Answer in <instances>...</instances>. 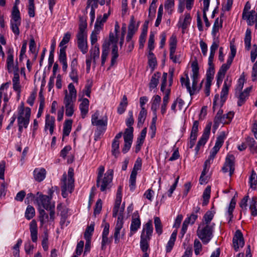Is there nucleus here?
Listing matches in <instances>:
<instances>
[{"label": "nucleus", "mask_w": 257, "mask_h": 257, "mask_svg": "<svg viewBox=\"0 0 257 257\" xmlns=\"http://www.w3.org/2000/svg\"><path fill=\"white\" fill-rule=\"evenodd\" d=\"M74 170L69 168L68 171V175L64 173L62 176L61 181L62 195L64 198H66L68 193H71L74 189Z\"/></svg>", "instance_id": "obj_1"}, {"label": "nucleus", "mask_w": 257, "mask_h": 257, "mask_svg": "<svg viewBox=\"0 0 257 257\" xmlns=\"http://www.w3.org/2000/svg\"><path fill=\"white\" fill-rule=\"evenodd\" d=\"M31 109L30 107H25L24 104L22 103L18 108V116L17 117L19 132L22 133L23 128L28 127L29 124Z\"/></svg>", "instance_id": "obj_2"}, {"label": "nucleus", "mask_w": 257, "mask_h": 257, "mask_svg": "<svg viewBox=\"0 0 257 257\" xmlns=\"http://www.w3.org/2000/svg\"><path fill=\"white\" fill-rule=\"evenodd\" d=\"M231 79H229L228 77H227L224 81L221 91L220 92V100H219L220 98L218 94H216L214 96V98L213 101L212 107L213 111H215V109L217 106L221 107L223 105L224 103L226 100L228 94V90L230 87L231 86Z\"/></svg>", "instance_id": "obj_3"}, {"label": "nucleus", "mask_w": 257, "mask_h": 257, "mask_svg": "<svg viewBox=\"0 0 257 257\" xmlns=\"http://www.w3.org/2000/svg\"><path fill=\"white\" fill-rule=\"evenodd\" d=\"M214 224L200 223L197 230V235L204 244L208 243L213 237Z\"/></svg>", "instance_id": "obj_4"}, {"label": "nucleus", "mask_w": 257, "mask_h": 257, "mask_svg": "<svg viewBox=\"0 0 257 257\" xmlns=\"http://www.w3.org/2000/svg\"><path fill=\"white\" fill-rule=\"evenodd\" d=\"M37 195L39 196L36 198V201L38 204L39 206H42L46 210L50 211V219L51 221H54L55 213L54 204L51 203L50 198L49 196L40 194L39 192L37 193Z\"/></svg>", "instance_id": "obj_5"}, {"label": "nucleus", "mask_w": 257, "mask_h": 257, "mask_svg": "<svg viewBox=\"0 0 257 257\" xmlns=\"http://www.w3.org/2000/svg\"><path fill=\"white\" fill-rule=\"evenodd\" d=\"M87 23L81 21L79 24L78 31L76 34V43L78 48H87Z\"/></svg>", "instance_id": "obj_6"}, {"label": "nucleus", "mask_w": 257, "mask_h": 257, "mask_svg": "<svg viewBox=\"0 0 257 257\" xmlns=\"http://www.w3.org/2000/svg\"><path fill=\"white\" fill-rule=\"evenodd\" d=\"M192 75L191 78L192 79V86L190 87V91L188 90L191 96L198 92V87H197L198 78L199 76V67L197 61H193L191 64Z\"/></svg>", "instance_id": "obj_7"}, {"label": "nucleus", "mask_w": 257, "mask_h": 257, "mask_svg": "<svg viewBox=\"0 0 257 257\" xmlns=\"http://www.w3.org/2000/svg\"><path fill=\"white\" fill-rule=\"evenodd\" d=\"M113 170L109 169L104 174L103 178L99 179V184L97 185V180L96 181L97 187H100V190L102 192L105 191L107 188L110 183L112 182L113 178Z\"/></svg>", "instance_id": "obj_8"}, {"label": "nucleus", "mask_w": 257, "mask_h": 257, "mask_svg": "<svg viewBox=\"0 0 257 257\" xmlns=\"http://www.w3.org/2000/svg\"><path fill=\"white\" fill-rule=\"evenodd\" d=\"M235 170V157L232 154H228L225 158V162L222 168V171L226 173L229 172L230 177L232 176Z\"/></svg>", "instance_id": "obj_9"}, {"label": "nucleus", "mask_w": 257, "mask_h": 257, "mask_svg": "<svg viewBox=\"0 0 257 257\" xmlns=\"http://www.w3.org/2000/svg\"><path fill=\"white\" fill-rule=\"evenodd\" d=\"M141 222L138 211H135L132 218V222L130 226V236H132L140 228Z\"/></svg>", "instance_id": "obj_10"}, {"label": "nucleus", "mask_w": 257, "mask_h": 257, "mask_svg": "<svg viewBox=\"0 0 257 257\" xmlns=\"http://www.w3.org/2000/svg\"><path fill=\"white\" fill-rule=\"evenodd\" d=\"M236 51V49H231V52L227 59L226 63L223 64L220 68L217 74L221 76H224L227 70L229 68L234 57L235 56Z\"/></svg>", "instance_id": "obj_11"}, {"label": "nucleus", "mask_w": 257, "mask_h": 257, "mask_svg": "<svg viewBox=\"0 0 257 257\" xmlns=\"http://www.w3.org/2000/svg\"><path fill=\"white\" fill-rule=\"evenodd\" d=\"M168 74L166 72H164L162 78V83L161 86V91L164 92V96L163 98V102L168 104L170 99V95L171 93L170 89H167L165 90L167 85V79Z\"/></svg>", "instance_id": "obj_12"}, {"label": "nucleus", "mask_w": 257, "mask_h": 257, "mask_svg": "<svg viewBox=\"0 0 257 257\" xmlns=\"http://www.w3.org/2000/svg\"><path fill=\"white\" fill-rule=\"evenodd\" d=\"M250 90V87H247L243 91L235 92V96L238 99L237 103L238 106H241L245 103L248 98Z\"/></svg>", "instance_id": "obj_13"}, {"label": "nucleus", "mask_w": 257, "mask_h": 257, "mask_svg": "<svg viewBox=\"0 0 257 257\" xmlns=\"http://www.w3.org/2000/svg\"><path fill=\"white\" fill-rule=\"evenodd\" d=\"M233 244L234 250H238L239 247H242L244 244L243 235L240 230H237L233 238Z\"/></svg>", "instance_id": "obj_14"}, {"label": "nucleus", "mask_w": 257, "mask_h": 257, "mask_svg": "<svg viewBox=\"0 0 257 257\" xmlns=\"http://www.w3.org/2000/svg\"><path fill=\"white\" fill-rule=\"evenodd\" d=\"M213 158L209 157L208 159L205 161L203 166V170L202 171L199 179L200 183L201 184H206L207 183V178L204 177V176L208 172L210 167V165L213 163Z\"/></svg>", "instance_id": "obj_15"}, {"label": "nucleus", "mask_w": 257, "mask_h": 257, "mask_svg": "<svg viewBox=\"0 0 257 257\" xmlns=\"http://www.w3.org/2000/svg\"><path fill=\"white\" fill-rule=\"evenodd\" d=\"M118 39L112 33L109 34L108 39H106L102 44V48H117Z\"/></svg>", "instance_id": "obj_16"}, {"label": "nucleus", "mask_w": 257, "mask_h": 257, "mask_svg": "<svg viewBox=\"0 0 257 257\" xmlns=\"http://www.w3.org/2000/svg\"><path fill=\"white\" fill-rule=\"evenodd\" d=\"M75 100L67 97L64 98L63 103L66 109L65 114L67 116H71L73 114Z\"/></svg>", "instance_id": "obj_17"}, {"label": "nucleus", "mask_w": 257, "mask_h": 257, "mask_svg": "<svg viewBox=\"0 0 257 257\" xmlns=\"http://www.w3.org/2000/svg\"><path fill=\"white\" fill-rule=\"evenodd\" d=\"M123 225V220L121 216L117 217L116 223L114 228V243L117 244L119 241V234Z\"/></svg>", "instance_id": "obj_18"}, {"label": "nucleus", "mask_w": 257, "mask_h": 257, "mask_svg": "<svg viewBox=\"0 0 257 257\" xmlns=\"http://www.w3.org/2000/svg\"><path fill=\"white\" fill-rule=\"evenodd\" d=\"M55 118L53 116L47 114L45 119V130L49 129L50 134L52 135L53 134L55 126Z\"/></svg>", "instance_id": "obj_19"}, {"label": "nucleus", "mask_w": 257, "mask_h": 257, "mask_svg": "<svg viewBox=\"0 0 257 257\" xmlns=\"http://www.w3.org/2000/svg\"><path fill=\"white\" fill-rule=\"evenodd\" d=\"M153 231L152 221L149 220L144 225L141 236H144L151 238Z\"/></svg>", "instance_id": "obj_20"}, {"label": "nucleus", "mask_w": 257, "mask_h": 257, "mask_svg": "<svg viewBox=\"0 0 257 257\" xmlns=\"http://www.w3.org/2000/svg\"><path fill=\"white\" fill-rule=\"evenodd\" d=\"M30 231L32 240L36 242L38 239V227L37 222L35 220H33L30 223Z\"/></svg>", "instance_id": "obj_21"}, {"label": "nucleus", "mask_w": 257, "mask_h": 257, "mask_svg": "<svg viewBox=\"0 0 257 257\" xmlns=\"http://www.w3.org/2000/svg\"><path fill=\"white\" fill-rule=\"evenodd\" d=\"M183 20L180 18L178 23V26L181 27L183 31H184L190 24L191 16L189 13H185Z\"/></svg>", "instance_id": "obj_22"}, {"label": "nucleus", "mask_w": 257, "mask_h": 257, "mask_svg": "<svg viewBox=\"0 0 257 257\" xmlns=\"http://www.w3.org/2000/svg\"><path fill=\"white\" fill-rule=\"evenodd\" d=\"M89 104V100L87 98H83L82 99L81 102L79 105L81 115L83 118L85 117L88 112Z\"/></svg>", "instance_id": "obj_23"}, {"label": "nucleus", "mask_w": 257, "mask_h": 257, "mask_svg": "<svg viewBox=\"0 0 257 257\" xmlns=\"http://www.w3.org/2000/svg\"><path fill=\"white\" fill-rule=\"evenodd\" d=\"M182 53L180 51H177V49H170V59L175 63H180Z\"/></svg>", "instance_id": "obj_24"}, {"label": "nucleus", "mask_w": 257, "mask_h": 257, "mask_svg": "<svg viewBox=\"0 0 257 257\" xmlns=\"http://www.w3.org/2000/svg\"><path fill=\"white\" fill-rule=\"evenodd\" d=\"M46 173L45 169L43 168L35 169L33 172L35 180L39 182L42 181L46 177Z\"/></svg>", "instance_id": "obj_25"}, {"label": "nucleus", "mask_w": 257, "mask_h": 257, "mask_svg": "<svg viewBox=\"0 0 257 257\" xmlns=\"http://www.w3.org/2000/svg\"><path fill=\"white\" fill-rule=\"evenodd\" d=\"M161 73L156 72L152 75L150 82L149 83V89L152 91L153 89L157 87L159 83V80L161 77Z\"/></svg>", "instance_id": "obj_26"}, {"label": "nucleus", "mask_w": 257, "mask_h": 257, "mask_svg": "<svg viewBox=\"0 0 257 257\" xmlns=\"http://www.w3.org/2000/svg\"><path fill=\"white\" fill-rule=\"evenodd\" d=\"M242 19L246 20L248 25L252 26L255 22L257 21V14H255L254 10H252L249 12V14L246 15L245 18H242Z\"/></svg>", "instance_id": "obj_27"}, {"label": "nucleus", "mask_w": 257, "mask_h": 257, "mask_svg": "<svg viewBox=\"0 0 257 257\" xmlns=\"http://www.w3.org/2000/svg\"><path fill=\"white\" fill-rule=\"evenodd\" d=\"M69 93H67V90H65V95L64 97L71 98L76 100L77 91L75 88L74 85L71 83L68 86Z\"/></svg>", "instance_id": "obj_28"}, {"label": "nucleus", "mask_w": 257, "mask_h": 257, "mask_svg": "<svg viewBox=\"0 0 257 257\" xmlns=\"http://www.w3.org/2000/svg\"><path fill=\"white\" fill-rule=\"evenodd\" d=\"M210 4V0H203V17L206 27H209L210 24L207 17L206 12L208 11Z\"/></svg>", "instance_id": "obj_29"}, {"label": "nucleus", "mask_w": 257, "mask_h": 257, "mask_svg": "<svg viewBox=\"0 0 257 257\" xmlns=\"http://www.w3.org/2000/svg\"><path fill=\"white\" fill-rule=\"evenodd\" d=\"M151 238L141 236L140 248L144 253H148L147 251L149 248V242Z\"/></svg>", "instance_id": "obj_30"}, {"label": "nucleus", "mask_w": 257, "mask_h": 257, "mask_svg": "<svg viewBox=\"0 0 257 257\" xmlns=\"http://www.w3.org/2000/svg\"><path fill=\"white\" fill-rule=\"evenodd\" d=\"M211 126H212L211 122H209L206 124V125L203 131V134H202L201 138L200 139V140H201V142H203V143L207 142V141L209 137Z\"/></svg>", "instance_id": "obj_31"}, {"label": "nucleus", "mask_w": 257, "mask_h": 257, "mask_svg": "<svg viewBox=\"0 0 257 257\" xmlns=\"http://www.w3.org/2000/svg\"><path fill=\"white\" fill-rule=\"evenodd\" d=\"M11 22L21 23L20 13L18 6L16 5L13 8Z\"/></svg>", "instance_id": "obj_32"}, {"label": "nucleus", "mask_w": 257, "mask_h": 257, "mask_svg": "<svg viewBox=\"0 0 257 257\" xmlns=\"http://www.w3.org/2000/svg\"><path fill=\"white\" fill-rule=\"evenodd\" d=\"M128 102L127 97L125 95H124L122 97V98L121 101L119 103V104L117 107V113L119 114H121L124 112L125 111L126 108L127 106Z\"/></svg>", "instance_id": "obj_33"}, {"label": "nucleus", "mask_w": 257, "mask_h": 257, "mask_svg": "<svg viewBox=\"0 0 257 257\" xmlns=\"http://www.w3.org/2000/svg\"><path fill=\"white\" fill-rule=\"evenodd\" d=\"M148 64L150 67L151 68L152 71H153L155 67L157 65V59L154 54L149 51L148 55Z\"/></svg>", "instance_id": "obj_34"}, {"label": "nucleus", "mask_w": 257, "mask_h": 257, "mask_svg": "<svg viewBox=\"0 0 257 257\" xmlns=\"http://www.w3.org/2000/svg\"><path fill=\"white\" fill-rule=\"evenodd\" d=\"M13 49H9L8 52V57L7 59V64L8 70L9 72H11L14 66V56H13Z\"/></svg>", "instance_id": "obj_35"}, {"label": "nucleus", "mask_w": 257, "mask_h": 257, "mask_svg": "<svg viewBox=\"0 0 257 257\" xmlns=\"http://www.w3.org/2000/svg\"><path fill=\"white\" fill-rule=\"evenodd\" d=\"M147 115V111L145 108H142L139 112L138 118V125L141 127L144 124Z\"/></svg>", "instance_id": "obj_36"}, {"label": "nucleus", "mask_w": 257, "mask_h": 257, "mask_svg": "<svg viewBox=\"0 0 257 257\" xmlns=\"http://www.w3.org/2000/svg\"><path fill=\"white\" fill-rule=\"evenodd\" d=\"M72 120L67 119L65 121L63 129V137L69 136L72 128Z\"/></svg>", "instance_id": "obj_37"}, {"label": "nucleus", "mask_w": 257, "mask_h": 257, "mask_svg": "<svg viewBox=\"0 0 257 257\" xmlns=\"http://www.w3.org/2000/svg\"><path fill=\"white\" fill-rule=\"evenodd\" d=\"M124 142H133V127H131L125 130L123 135Z\"/></svg>", "instance_id": "obj_38"}, {"label": "nucleus", "mask_w": 257, "mask_h": 257, "mask_svg": "<svg viewBox=\"0 0 257 257\" xmlns=\"http://www.w3.org/2000/svg\"><path fill=\"white\" fill-rule=\"evenodd\" d=\"M175 6L174 0H166L164 7L169 15H172L174 11Z\"/></svg>", "instance_id": "obj_39"}, {"label": "nucleus", "mask_w": 257, "mask_h": 257, "mask_svg": "<svg viewBox=\"0 0 257 257\" xmlns=\"http://www.w3.org/2000/svg\"><path fill=\"white\" fill-rule=\"evenodd\" d=\"M249 208L251 210V214L252 216L257 215V199L256 197H252L250 201Z\"/></svg>", "instance_id": "obj_40"}, {"label": "nucleus", "mask_w": 257, "mask_h": 257, "mask_svg": "<svg viewBox=\"0 0 257 257\" xmlns=\"http://www.w3.org/2000/svg\"><path fill=\"white\" fill-rule=\"evenodd\" d=\"M39 218L42 225L47 222L49 221H52L50 219V217H49L48 215L46 213L44 209L39 210Z\"/></svg>", "instance_id": "obj_41"}, {"label": "nucleus", "mask_w": 257, "mask_h": 257, "mask_svg": "<svg viewBox=\"0 0 257 257\" xmlns=\"http://www.w3.org/2000/svg\"><path fill=\"white\" fill-rule=\"evenodd\" d=\"M249 183L250 187L253 189H255L256 185L257 184V176L255 171L252 170L251 174L249 179Z\"/></svg>", "instance_id": "obj_42"}, {"label": "nucleus", "mask_w": 257, "mask_h": 257, "mask_svg": "<svg viewBox=\"0 0 257 257\" xmlns=\"http://www.w3.org/2000/svg\"><path fill=\"white\" fill-rule=\"evenodd\" d=\"M213 217V213L212 211H208L204 214L202 221L201 223H204L205 224H211V221Z\"/></svg>", "instance_id": "obj_43"}, {"label": "nucleus", "mask_w": 257, "mask_h": 257, "mask_svg": "<svg viewBox=\"0 0 257 257\" xmlns=\"http://www.w3.org/2000/svg\"><path fill=\"white\" fill-rule=\"evenodd\" d=\"M94 229V223H92L87 227L84 234V237L85 239H91V236Z\"/></svg>", "instance_id": "obj_44"}, {"label": "nucleus", "mask_w": 257, "mask_h": 257, "mask_svg": "<svg viewBox=\"0 0 257 257\" xmlns=\"http://www.w3.org/2000/svg\"><path fill=\"white\" fill-rule=\"evenodd\" d=\"M154 224L155 227V230L156 232L159 234L161 235L162 233V224L161 221L159 217H154Z\"/></svg>", "instance_id": "obj_45"}, {"label": "nucleus", "mask_w": 257, "mask_h": 257, "mask_svg": "<svg viewBox=\"0 0 257 257\" xmlns=\"http://www.w3.org/2000/svg\"><path fill=\"white\" fill-rule=\"evenodd\" d=\"M247 146H248L251 151H254L257 149L256 143L253 138L248 137L245 140Z\"/></svg>", "instance_id": "obj_46"}, {"label": "nucleus", "mask_w": 257, "mask_h": 257, "mask_svg": "<svg viewBox=\"0 0 257 257\" xmlns=\"http://www.w3.org/2000/svg\"><path fill=\"white\" fill-rule=\"evenodd\" d=\"M71 37V33L70 32H66L63 37L62 40L60 42L59 47L61 48H66V46H64L67 44L70 40Z\"/></svg>", "instance_id": "obj_47"}, {"label": "nucleus", "mask_w": 257, "mask_h": 257, "mask_svg": "<svg viewBox=\"0 0 257 257\" xmlns=\"http://www.w3.org/2000/svg\"><path fill=\"white\" fill-rule=\"evenodd\" d=\"M121 198H120L119 197H116L115 204L112 211V216L113 217H116L118 214L120 205L121 202Z\"/></svg>", "instance_id": "obj_48"}, {"label": "nucleus", "mask_w": 257, "mask_h": 257, "mask_svg": "<svg viewBox=\"0 0 257 257\" xmlns=\"http://www.w3.org/2000/svg\"><path fill=\"white\" fill-rule=\"evenodd\" d=\"M35 210L34 208L31 205H28L25 211V217L28 220H30L35 216Z\"/></svg>", "instance_id": "obj_49"}, {"label": "nucleus", "mask_w": 257, "mask_h": 257, "mask_svg": "<svg viewBox=\"0 0 257 257\" xmlns=\"http://www.w3.org/2000/svg\"><path fill=\"white\" fill-rule=\"evenodd\" d=\"M93 85V81L91 79L87 80L86 84L83 90V92L88 97H90V93L91 91V88Z\"/></svg>", "instance_id": "obj_50"}, {"label": "nucleus", "mask_w": 257, "mask_h": 257, "mask_svg": "<svg viewBox=\"0 0 257 257\" xmlns=\"http://www.w3.org/2000/svg\"><path fill=\"white\" fill-rule=\"evenodd\" d=\"M119 141H115L113 140V142L112 143V146H111V148H112L111 153H112V154L115 158H117L118 154H119Z\"/></svg>", "instance_id": "obj_51"}, {"label": "nucleus", "mask_w": 257, "mask_h": 257, "mask_svg": "<svg viewBox=\"0 0 257 257\" xmlns=\"http://www.w3.org/2000/svg\"><path fill=\"white\" fill-rule=\"evenodd\" d=\"M244 44L246 48H250L251 45V31L247 29L244 38Z\"/></svg>", "instance_id": "obj_52"}, {"label": "nucleus", "mask_w": 257, "mask_h": 257, "mask_svg": "<svg viewBox=\"0 0 257 257\" xmlns=\"http://www.w3.org/2000/svg\"><path fill=\"white\" fill-rule=\"evenodd\" d=\"M98 33L95 31H93L90 35V41L91 45L94 48H99V45L97 44Z\"/></svg>", "instance_id": "obj_53"}, {"label": "nucleus", "mask_w": 257, "mask_h": 257, "mask_svg": "<svg viewBox=\"0 0 257 257\" xmlns=\"http://www.w3.org/2000/svg\"><path fill=\"white\" fill-rule=\"evenodd\" d=\"M137 175V174H135L134 173H131L130 175L129 180V186L130 188V190L132 191H134L136 188Z\"/></svg>", "instance_id": "obj_54"}, {"label": "nucleus", "mask_w": 257, "mask_h": 257, "mask_svg": "<svg viewBox=\"0 0 257 257\" xmlns=\"http://www.w3.org/2000/svg\"><path fill=\"white\" fill-rule=\"evenodd\" d=\"M147 35V27L146 29L144 28L139 38V43L140 47H143L146 41V37Z\"/></svg>", "instance_id": "obj_55"}, {"label": "nucleus", "mask_w": 257, "mask_h": 257, "mask_svg": "<svg viewBox=\"0 0 257 257\" xmlns=\"http://www.w3.org/2000/svg\"><path fill=\"white\" fill-rule=\"evenodd\" d=\"M22 243V240L19 239L17 241V243L13 247L14 249V257H20V250L19 248Z\"/></svg>", "instance_id": "obj_56"}, {"label": "nucleus", "mask_w": 257, "mask_h": 257, "mask_svg": "<svg viewBox=\"0 0 257 257\" xmlns=\"http://www.w3.org/2000/svg\"><path fill=\"white\" fill-rule=\"evenodd\" d=\"M142 168V160L140 158H138L134 164L133 170L131 173H134L135 174H137L138 171L140 170Z\"/></svg>", "instance_id": "obj_57"}, {"label": "nucleus", "mask_w": 257, "mask_h": 257, "mask_svg": "<svg viewBox=\"0 0 257 257\" xmlns=\"http://www.w3.org/2000/svg\"><path fill=\"white\" fill-rule=\"evenodd\" d=\"M209 67L206 73V80L212 81L214 74V68L213 64L209 65Z\"/></svg>", "instance_id": "obj_58"}, {"label": "nucleus", "mask_w": 257, "mask_h": 257, "mask_svg": "<svg viewBox=\"0 0 257 257\" xmlns=\"http://www.w3.org/2000/svg\"><path fill=\"white\" fill-rule=\"evenodd\" d=\"M185 76L186 78L182 77L180 78V81L181 83L182 86H184L187 88V91H190V80L188 75V74H185Z\"/></svg>", "instance_id": "obj_59"}, {"label": "nucleus", "mask_w": 257, "mask_h": 257, "mask_svg": "<svg viewBox=\"0 0 257 257\" xmlns=\"http://www.w3.org/2000/svg\"><path fill=\"white\" fill-rule=\"evenodd\" d=\"M163 5H161L159 8L157 18L155 22V25L156 27H158L161 22L162 15H163Z\"/></svg>", "instance_id": "obj_60"}, {"label": "nucleus", "mask_w": 257, "mask_h": 257, "mask_svg": "<svg viewBox=\"0 0 257 257\" xmlns=\"http://www.w3.org/2000/svg\"><path fill=\"white\" fill-rule=\"evenodd\" d=\"M202 246L200 241L197 239H195L194 242V252L196 255L199 254L200 251L202 250Z\"/></svg>", "instance_id": "obj_61"}, {"label": "nucleus", "mask_w": 257, "mask_h": 257, "mask_svg": "<svg viewBox=\"0 0 257 257\" xmlns=\"http://www.w3.org/2000/svg\"><path fill=\"white\" fill-rule=\"evenodd\" d=\"M28 14L30 17H35L34 0H29Z\"/></svg>", "instance_id": "obj_62"}, {"label": "nucleus", "mask_w": 257, "mask_h": 257, "mask_svg": "<svg viewBox=\"0 0 257 257\" xmlns=\"http://www.w3.org/2000/svg\"><path fill=\"white\" fill-rule=\"evenodd\" d=\"M161 97L159 95H156L154 97V100L152 105V109L154 111H156L157 107L161 101Z\"/></svg>", "instance_id": "obj_63"}, {"label": "nucleus", "mask_w": 257, "mask_h": 257, "mask_svg": "<svg viewBox=\"0 0 257 257\" xmlns=\"http://www.w3.org/2000/svg\"><path fill=\"white\" fill-rule=\"evenodd\" d=\"M91 59H93V62L95 63L96 60L99 57V49H91L90 51Z\"/></svg>", "instance_id": "obj_64"}]
</instances>
